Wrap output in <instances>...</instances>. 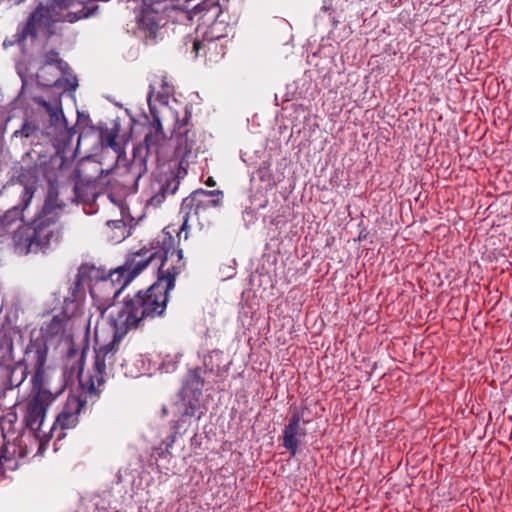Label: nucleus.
Listing matches in <instances>:
<instances>
[{
	"mask_svg": "<svg viewBox=\"0 0 512 512\" xmlns=\"http://www.w3.org/2000/svg\"><path fill=\"white\" fill-rule=\"evenodd\" d=\"M164 256L160 267L159 277L155 283L145 290H139L132 296L124 298L121 310L115 322L113 339L94 349L95 359L92 370L83 375L80 370L78 378L84 383L91 380L93 387L100 395L104 390L106 378L113 374L119 362L122 373L127 377L136 378L144 372V361L141 355L135 354L129 358L120 352L121 339L132 330L142 329L147 321L163 317L169 300V292L175 287L176 274L183 266L181 255Z\"/></svg>",
	"mask_w": 512,
	"mask_h": 512,
	"instance_id": "nucleus-1",
	"label": "nucleus"
},
{
	"mask_svg": "<svg viewBox=\"0 0 512 512\" xmlns=\"http://www.w3.org/2000/svg\"><path fill=\"white\" fill-rule=\"evenodd\" d=\"M223 192L220 190L206 191L198 189L186 197L181 205V211L184 212L183 223L177 230L173 225L165 227L147 246L133 253L122 266L111 270L108 277L101 279L97 284L101 289H113V298L117 297L121 291L148 265L153 264L157 267V278L159 277L162 260L166 254L169 256L181 255L180 261L183 266L180 268L176 277L184 270L185 261L183 251L179 247L181 233L186 231L188 222L199 220L200 214L211 208L219 206L222 202Z\"/></svg>",
	"mask_w": 512,
	"mask_h": 512,
	"instance_id": "nucleus-2",
	"label": "nucleus"
},
{
	"mask_svg": "<svg viewBox=\"0 0 512 512\" xmlns=\"http://www.w3.org/2000/svg\"><path fill=\"white\" fill-rule=\"evenodd\" d=\"M47 360V347L42 338L32 339L25 350V361L34 369L32 376L31 398L25 405L24 423L25 426L33 431L35 437L41 442H48L49 429L44 428V420L47 408L64 391L65 385L51 390L44 380V367Z\"/></svg>",
	"mask_w": 512,
	"mask_h": 512,
	"instance_id": "nucleus-3",
	"label": "nucleus"
},
{
	"mask_svg": "<svg viewBox=\"0 0 512 512\" xmlns=\"http://www.w3.org/2000/svg\"><path fill=\"white\" fill-rule=\"evenodd\" d=\"M191 114L186 112L184 118L178 122L179 134L176 137V147L174 158L178 161V173L173 171L153 174L149 185V195L146 200L147 206L154 208L160 206L168 195H173L180 184L181 171L186 173V169L193 162L199 152L200 146L197 141V133L189 128Z\"/></svg>",
	"mask_w": 512,
	"mask_h": 512,
	"instance_id": "nucleus-4",
	"label": "nucleus"
},
{
	"mask_svg": "<svg viewBox=\"0 0 512 512\" xmlns=\"http://www.w3.org/2000/svg\"><path fill=\"white\" fill-rule=\"evenodd\" d=\"M170 139L165 135L160 119L155 117L142 143L133 149L131 161L118 172L117 180L125 190L135 192L140 178L148 171V160L153 156L157 164L169 160Z\"/></svg>",
	"mask_w": 512,
	"mask_h": 512,
	"instance_id": "nucleus-5",
	"label": "nucleus"
},
{
	"mask_svg": "<svg viewBox=\"0 0 512 512\" xmlns=\"http://www.w3.org/2000/svg\"><path fill=\"white\" fill-rule=\"evenodd\" d=\"M64 204H53L51 195L45 202L42 211L30 224L20 226L14 233V240L18 246H25L27 252H38L47 248L52 242H58L62 225L59 222V213Z\"/></svg>",
	"mask_w": 512,
	"mask_h": 512,
	"instance_id": "nucleus-6",
	"label": "nucleus"
},
{
	"mask_svg": "<svg viewBox=\"0 0 512 512\" xmlns=\"http://www.w3.org/2000/svg\"><path fill=\"white\" fill-rule=\"evenodd\" d=\"M100 395L93 387L91 380L84 383L79 381V393H71L68 395L66 402L57 415L52 426L49 427L50 439L55 438L57 441L65 437L64 430L75 428L79 422V415L85 408L87 403H95Z\"/></svg>",
	"mask_w": 512,
	"mask_h": 512,
	"instance_id": "nucleus-7",
	"label": "nucleus"
},
{
	"mask_svg": "<svg viewBox=\"0 0 512 512\" xmlns=\"http://www.w3.org/2000/svg\"><path fill=\"white\" fill-rule=\"evenodd\" d=\"M0 367H3L6 376L3 390L19 386L27 376L26 368H24L21 370L20 377L14 379L15 372L22 368V365L14 363L12 338L2 333H0Z\"/></svg>",
	"mask_w": 512,
	"mask_h": 512,
	"instance_id": "nucleus-8",
	"label": "nucleus"
},
{
	"mask_svg": "<svg viewBox=\"0 0 512 512\" xmlns=\"http://www.w3.org/2000/svg\"><path fill=\"white\" fill-rule=\"evenodd\" d=\"M168 14L160 10L142 5L137 16V24L146 38H155L159 29L167 23Z\"/></svg>",
	"mask_w": 512,
	"mask_h": 512,
	"instance_id": "nucleus-9",
	"label": "nucleus"
},
{
	"mask_svg": "<svg viewBox=\"0 0 512 512\" xmlns=\"http://www.w3.org/2000/svg\"><path fill=\"white\" fill-rule=\"evenodd\" d=\"M49 66H54L59 71V74L65 75L68 73L69 65L59 57V53L54 49L49 50L44 54L43 64L38 70L37 78L41 80L45 86H58L60 79L57 76L52 78H48L46 76L47 68Z\"/></svg>",
	"mask_w": 512,
	"mask_h": 512,
	"instance_id": "nucleus-10",
	"label": "nucleus"
},
{
	"mask_svg": "<svg viewBox=\"0 0 512 512\" xmlns=\"http://www.w3.org/2000/svg\"><path fill=\"white\" fill-rule=\"evenodd\" d=\"M306 434L305 425L299 420V416L290 415L289 422L283 430L282 445L294 456L299 447V438L305 437Z\"/></svg>",
	"mask_w": 512,
	"mask_h": 512,
	"instance_id": "nucleus-11",
	"label": "nucleus"
},
{
	"mask_svg": "<svg viewBox=\"0 0 512 512\" xmlns=\"http://www.w3.org/2000/svg\"><path fill=\"white\" fill-rule=\"evenodd\" d=\"M69 318L70 316H68L65 312L53 316V318L48 323H46L44 327H42L41 334L37 337H34L32 334L30 341H32V339L42 338L45 341L46 347L48 348L46 338H53L62 334L65 330L66 323ZM30 343L31 342H29V344Z\"/></svg>",
	"mask_w": 512,
	"mask_h": 512,
	"instance_id": "nucleus-12",
	"label": "nucleus"
},
{
	"mask_svg": "<svg viewBox=\"0 0 512 512\" xmlns=\"http://www.w3.org/2000/svg\"><path fill=\"white\" fill-rule=\"evenodd\" d=\"M32 194L33 193L28 188H25L21 198L22 203L12 207L4 213V215L0 218L1 225L4 228H9L17 221L23 220V211L28 206L32 198Z\"/></svg>",
	"mask_w": 512,
	"mask_h": 512,
	"instance_id": "nucleus-13",
	"label": "nucleus"
},
{
	"mask_svg": "<svg viewBox=\"0 0 512 512\" xmlns=\"http://www.w3.org/2000/svg\"><path fill=\"white\" fill-rule=\"evenodd\" d=\"M46 133L51 138L54 145L60 148L70 145L73 136L75 135V130L68 127L67 123H65L57 128H47Z\"/></svg>",
	"mask_w": 512,
	"mask_h": 512,
	"instance_id": "nucleus-14",
	"label": "nucleus"
},
{
	"mask_svg": "<svg viewBox=\"0 0 512 512\" xmlns=\"http://www.w3.org/2000/svg\"><path fill=\"white\" fill-rule=\"evenodd\" d=\"M16 404L9 407L6 412L0 416V429L2 432L3 439L9 435H15L17 433V412L15 410Z\"/></svg>",
	"mask_w": 512,
	"mask_h": 512,
	"instance_id": "nucleus-15",
	"label": "nucleus"
},
{
	"mask_svg": "<svg viewBox=\"0 0 512 512\" xmlns=\"http://www.w3.org/2000/svg\"><path fill=\"white\" fill-rule=\"evenodd\" d=\"M118 134L114 130H104L101 132L100 140L103 146L110 147L117 154V158L119 159L122 154H124L123 146L117 141Z\"/></svg>",
	"mask_w": 512,
	"mask_h": 512,
	"instance_id": "nucleus-16",
	"label": "nucleus"
},
{
	"mask_svg": "<svg viewBox=\"0 0 512 512\" xmlns=\"http://www.w3.org/2000/svg\"><path fill=\"white\" fill-rule=\"evenodd\" d=\"M39 103L46 109L49 114V126L47 128L53 129L67 123L61 109L53 107L51 103L45 100H42Z\"/></svg>",
	"mask_w": 512,
	"mask_h": 512,
	"instance_id": "nucleus-17",
	"label": "nucleus"
},
{
	"mask_svg": "<svg viewBox=\"0 0 512 512\" xmlns=\"http://www.w3.org/2000/svg\"><path fill=\"white\" fill-rule=\"evenodd\" d=\"M94 273H96V269L94 266L88 265V264H82L78 268V272L76 274V279H75V285L77 287L84 286V284H86L88 282V280H90L92 278V274H94Z\"/></svg>",
	"mask_w": 512,
	"mask_h": 512,
	"instance_id": "nucleus-18",
	"label": "nucleus"
},
{
	"mask_svg": "<svg viewBox=\"0 0 512 512\" xmlns=\"http://www.w3.org/2000/svg\"><path fill=\"white\" fill-rule=\"evenodd\" d=\"M290 415L299 416V420H301L303 425L310 423L312 420L310 417V409L306 401H302L299 406L291 407Z\"/></svg>",
	"mask_w": 512,
	"mask_h": 512,
	"instance_id": "nucleus-19",
	"label": "nucleus"
},
{
	"mask_svg": "<svg viewBox=\"0 0 512 512\" xmlns=\"http://www.w3.org/2000/svg\"><path fill=\"white\" fill-rule=\"evenodd\" d=\"M217 47V42L215 39H203L198 40L195 39L193 41V51L195 52V55L198 56L200 54V51L203 50L204 54H206L207 50H211L213 48Z\"/></svg>",
	"mask_w": 512,
	"mask_h": 512,
	"instance_id": "nucleus-20",
	"label": "nucleus"
},
{
	"mask_svg": "<svg viewBox=\"0 0 512 512\" xmlns=\"http://www.w3.org/2000/svg\"><path fill=\"white\" fill-rule=\"evenodd\" d=\"M38 130V126L31 121L26 120L19 130H16L13 134L14 137L29 138L34 135Z\"/></svg>",
	"mask_w": 512,
	"mask_h": 512,
	"instance_id": "nucleus-21",
	"label": "nucleus"
},
{
	"mask_svg": "<svg viewBox=\"0 0 512 512\" xmlns=\"http://www.w3.org/2000/svg\"><path fill=\"white\" fill-rule=\"evenodd\" d=\"M188 384L195 390H201L204 386V379L201 376V369L196 368L190 372Z\"/></svg>",
	"mask_w": 512,
	"mask_h": 512,
	"instance_id": "nucleus-22",
	"label": "nucleus"
},
{
	"mask_svg": "<svg viewBox=\"0 0 512 512\" xmlns=\"http://www.w3.org/2000/svg\"><path fill=\"white\" fill-rule=\"evenodd\" d=\"M12 456L9 447L5 443H0V478L5 474L4 462L10 461Z\"/></svg>",
	"mask_w": 512,
	"mask_h": 512,
	"instance_id": "nucleus-23",
	"label": "nucleus"
},
{
	"mask_svg": "<svg viewBox=\"0 0 512 512\" xmlns=\"http://www.w3.org/2000/svg\"><path fill=\"white\" fill-rule=\"evenodd\" d=\"M199 408V404L198 403H189L184 414L185 415H189V416H193L195 411Z\"/></svg>",
	"mask_w": 512,
	"mask_h": 512,
	"instance_id": "nucleus-24",
	"label": "nucleus"
},
{
	"mask_svg": "<svg viewBox=\"0 0 512 512\" xmlns=\"http://www.w3.org/2000/svg\"><path fill=\"white\" fill-rule=\"evenodd\" d=\"M205 184L209 187H213L216 185V182L213 177H208V179L205 181Z\"/></svg>",
	"mask_w": 512,
	"mask_h": 512,
	"instance_id": "nucleus-25",
	"label": "nucleus"
},
{
	"mask_svg": "<svg viewBox=\"0 0 512 512\" xmlns=\"http://www.w3.org/2000/svg\"><path fill=\"white\" fill-rule=\"evenodd\" d=\"M71 89H75L77 86V79L73 77L72 80H67Z\"/></svg>",
	"mask_w": 512,
	"mask_h": 512,
	"instance_id": "nucleus-26",
	"label": "nucleus"
},
{
	"mask_svg": "<svg viewBox=\"0 0 512 512\" xmlns=\"http://www.w3.org/2000/svg\"><path fill=\"white\" fill-rule=\"evenodd\" d=\"M8 1L17 5V4H20V3L24 2L25 0H8Z\"/></svg>",
	"mask_w": 512,
	"mask_h": 512,
	"instance_id": "nucleus-27",
	"label": "nucleus"
},
{
	"mask_svg": "<svg viewBox=\"0 0 512 512\" xmlns=\"http://www.w3.org/2000/svg\"><path fill=\"white\" fill-rule=\"evenodd\" d=\"M101 173H102V169H100V172H99V174H98L96 177L87 176V178H88L89 180H90V179H92V178L96 179V178H98V177L101 175Z\"/></svg>",
	"mask_w": 512,
	"mask_h": 512,
	"instance_id": "nucleus-28",
	"label": "nucleus"
},
{
	"mask_svg": "<svg viewBox=\"0 0 512 512\" xmlns=\"http://www.w3.org/2000/svg\"><path fill=\"white\" fill-rule=\"evenodd\" d=\"M83 358H84V351H81L79 362H83Z\"/></svg>",
	"mask_w": 512,
	"mask_h": 512,
	"instance_id": "nucleus-29",
	"label": "nucleus"
},
{
	"mask_svg": "<svg viewBox=\"0 0 512 512\" xmlns=\"http://www.w3.org/2000/svg\"><path fill=\"white\" fill-rule=\"evenodd\" d=\"M90 293H91L92 297H94V296H95V291H94V289H93V288H91Z\"/></svg>",
	"mask_w": 512,
	"mask_h": 512,
	"instance_id": "nucleus-30",
	"label": "nucleus"
},
{
	"mask_svg": "<svg viewBox=\"0 0 512 512\" xmlns=\"http://www.w3.org/2000/svg\"><path fill=\"white\" fill-rule=\"evenodd\" d=\"M75 351V349L72 347L70 350H69V356L72 355V353Z\"/></svg>",
	"mask_w": 512,
	"mask_h": 512,
	"instance_id": "nucleus-31",
	"label": "nucleus"
},
{
	"mask_svg": "<svg viewBox=\"0 0 512 512\" xmlns=\"http://www.w3.org/2000/svg\"><path fill=\"white\" fill-rule=\"evenodd\" d=\"M187 237H188V234H187V232H185L184 238L187 239Z\"/></svg>",
	"mask_w": 512,
	"mask_h": 512,
	"instance_id": "nucleus-32",
	"label": "nucleus"
}]
</instances>
